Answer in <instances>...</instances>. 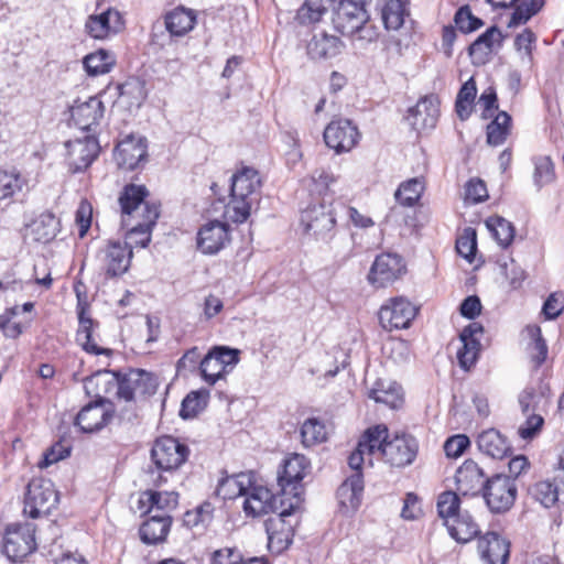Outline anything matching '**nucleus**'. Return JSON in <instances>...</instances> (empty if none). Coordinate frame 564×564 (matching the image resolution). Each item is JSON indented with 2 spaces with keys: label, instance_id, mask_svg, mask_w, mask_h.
I'll list each match as a JSON object with an SVG mask.
<instances>
[{
  "label": "nucleus",
  "instance_id": "obj_1",
  "mask_svg": "<svg viewBox=\"0 0 564 564\" xmlns=\"http://www.w3.org/2000/svg\"><path fill=\"white\" fill-rule=\"evenodd\" d=\"M420 443L406 432L390 433L383 423L369 426L360 435L356 448L348 456L351 469L360 468L366 462L371 466L376 456L390 469H403L416 460Z\"/></svg>",
  "mask_w": 564,
  "mask_h": 564
},
{
  "label": "nucleus",
  "instance_id": "obj_2",
  "mask_svg": "<svg viewBox=\"0 0 564 564\" xmlns=\"http://www.w3.org/2000/svg\"><path fill=\"white\" fill-rule=\"evenodd\" d=\"M311 469L310 459L299 453L288 454L278 467L276 482L281 499L290 502V508H302L304 501V478Z\"/></svg>",
  "mask_w": 564,
  "mask_h": 564
},
{
  "label": "nucleus",
  "instance_id": "obj_3",
  "mask_svg": "<svg viewBox=\"0 0 564 564\" xmlns=\"http://www.w3.org/2000/svg\"><path fill=\"white\" fill-rule=\"evenodd\" d=\"M76 314L78 318V328L76 330L77 344L89 355H102L110 358L113 355V349L107 347L96 333L99 328V322L93 318L90 304L86 296L78 292Z\"/></svg>",
  "mask_w": 564,
  "mask_h": 564
},
{
  "label": "nucleus",
  "instance_id": "obj_4",
  "mask_svg": "<svg viewBox=\"0 0 564 564\" xmlns=\"http://www.w3.org/2000/svg\"><path fill=\"white\" fill-rule=\"evenodd\" d=\"M131 246L119 239H107L96 251L95 261L105 280L124 275L132 263Z\"/></svg>",
  "mask_w": 564,
  "mask_h": 564
},
{
  "label": "nucleus",
  "instance_id": "obj_5",
  "mask_svg": "<svg viewBox=\"0 0 564 564\" xmlns=\"http://www.w3.org/2000/svg\"><path fill=\"white\" fill-rule=\"evenodd\" d=\"M59 494L53 481L43 477H34L26 486L23 501V513L32 519L47 516L56 509Z\"/></svg>",
  "mask_w": 564,
  "mask_h": 564
},
{
  "label": "nucleus",
  "instance_id": "obj_6",
  "mask_svg": "<svg viewBox=\"0 0 564 564\" xmlns=\"http://www.w3.org/2000/svg\"><path fill=\"white\" fill-rule=\"evenodd\" d=\"M300 509L301 508H290V502H288L286 499H281L280 511L265 520L264 527L268 535V549L272 554H281L292 544L296 522H292L290 518Z\"/></svg>",
  "mask_w": 564,
  "mask_h": 564
},
{
  "label": "nucleus",
  "instance_id": "obj_7",
  "mask_svg": "<svg viewBox=\"0 0 564 564\" xmlns=\"http://www.w3.org/2000/svg\"><path fill=\"white\" fill-rule=\"evenodd\" d=\"M37 549L35 528L30 523H12L6 527L1 538V551L11 562H22Z\"/></svg>",
  "mask_w": 564,
  "mask_h": 564
},
{
  "label": "nucleus",
  "instance_id": "obj_8",
  "mask_svg": "<svg viewBox=\"0 0 564 564\" xmlns=\"http://www.w3.org/2000/svg\"><path fill=\"white\" fill-rule=\"evenodd\" d=\"M240 360V350L228 346H214L199 362L203 380L214 386L224 378Z\"/></svg>",
  "mask_w": 564,
  "mask_h": 564
},
{
  "label": "nucleus",
  "instance_id": "obj_9",
  "mask_svg": "<svg viewBox=\"0 0 564 564\" xmlns=\"http://www.w3.org/2000/svg\"><path fill=\"white\" fill-rule=\"evenodd\" d=\"M94 392L96 400L83 406L74 420V425L83 433L99 432L110 424L116 414L113 404L99 390Z\"/></svg>",
  "mask_w": 564,
  "mask_h": 564
},
{
  "label": "nucleus",
  "instance_id": "obj_10",
  "mask_svg": "<svg viewBox=\"0 0 564 564\" xmlns=\"http://www.w3.org/2000/svg\"><path fill=\"white\" fill-rule=\"evenodd\" d=\"M419 313L409 299L404 296H394L388 299L379 308L378 319L380 326L387 332L406 329Z\"/></svg>",
  "mask_w": 564,
  "mask_h": 564
},
{
  "label": "nucleus",
  "instance_id": "obj_11",
  "mask_svg": "<svg viewBox=\"0 0 564 564\" xmlns=\"http://www.w3.org/2000/svg\"><path fill=\"white\" fill-rule=\"evenodd\" d=\"M406 273L404 259L394 252H382L375 258L367 281L375 289H386L401 280Z\"/></svg>",
  "mask_w": 564,
  "mask_h": 564
},
{
  "label": "nucleus",
  "instance_id": "obj_12",
  "mask_svg": "<svg viewBox=\"0 0 564 564\" xmlns=\"http://www.w3.org/2000/svg\"><path fill=\"white\" fill-rule=\"evenodd\" d=\"M325 144L336 154L352 151L361 139L357 124L347 118H335L324 129Z\"/></svg>",
  "mask_w": 564,
  "mask_h": 564
},
{
  "label": "nucleus",
  "instance_id": "obj_13",
  "mask_svg": "<svg viewBox=\"0 0 564 564\" xmlns=\"http://www.w3.org/2000/svg\"><path fill=\"white\" fill-rule=\"evenodd\" d=\"M189 453L186 444L173 436L164 435L155 440L151 449V458L160 470L172 471L186 463Z\"/></svg>",
  "mask_w": 564,
  "mask_h": 564
},
{
  "label": "nucleus",
  "instance_id": "obj_14",
  "mask_svg": "<svg viewBox=\"0 0 564 564\" xmlns=\"http://www.w3.org/2000/svg\"><path fill=\"white\" fill-rule=\"evenodd\" d=\"M517 492V486L510 476L494 475L481 494L492 513H505L514 505Z\"/></svg>",
  "mask_w": 564,
  "mask_h": 564
},
{
  "label": "nucleus",
  "instance_id": "obj_15",
  "mask_svg": "<svg viewBox=\"0 0 564 564\" xmlns=\"http://www.w3.org/2000/svg\"><path fill=\"white\" fill-rule=\"evenodd\" d=\"M148 159V140L139 134H127L117 142L113 150L116 164L124 171L142 169Z\"/></svg>",
  "mask_w": 564,
  "mask_h": 564
},
{
  "label": "nucleus",
  "instance_id": "obj_16",
  "mask_svg": "<svg viewBox=\"0 0 564 564\" xmlns=\"http://www.w3.org/2000/svg\"><path fill=\"white\" fill-rule=\"evenodd\" d=\"M441 116V98L435 93L426 94L419 98L417 102L406 110L405 121L416 132L433 130Z\"/></svg>",
  "mask_w": 564,
  "mask_h": 564
},
{
  "label": "nucleus",
  "instance_id": "obj_17",
  "mask_svg": "<svg viewBox=\"0 0 564 564\" xmlns=\"http://www.w3.org/2000/svg\"><path fill=\"white\" fill-rule=\"evenodd\" d=\"M300 223L303 232L315 239H330L335 234V213L325 204L308 206L301 213Z\"/></svg>",
  "mask_w": 564,
  "mask_h": 564
},
{
  "label": "nucleus",
  "instance_id": "obj_18",
  "mask_svg": "<svg viewBox=\"0 0 564 564\" xmlns=\"http://www.w3.org/2000/svg\"><path fill=\"white\" fill-rule=\"evenodd\" d=\"M177 491L145 489L139 492L137 508L140 516L173 518L172 513L178 507Z\"/></svg>",
  "mask_w": 564,
  "mask_h": 564
},
{
  "label": "nucleus",
  "instance_id": "obj_19",
  "mask_svg": "<svg viewBox=\"0 0 564 564\" xmlns=\"http://www.w3.org/2000/svg\"><path fill=\"white\" fill-rule=\"evenodd\" d=\"M367 20L368 11L361 0H338L332 19L335 30L349 37L355 35Z\"/></svg>",
  "mask_w": 564,
  "mask_h": 564
},
{
  "label": "nucleus",
  "instance_id": "obj_20",
  "mask_svg": "<svg viewBox=\"0 0 564 564\" xmlns=\"http://www.w3.org/2000/svg\"><path fill=\"white\" fill-rule=\"evenodd\" d=\"M490 477L473 458L465 459L454 474V485L463 497H477L485 489Z\"/></svg>",
  "mask_w": 564,
  "mask_h": 564
},
{
  "label": "nucleus",
  "instance_id": "obj_21",
  "mask_svg": "<svg viewBox=\"0 0 564 564\" xmlns=\"http://www.w3.org/2000/svg\"><path fill=\"white\" fill-rule=\"evenodd\" d=\"M124 26V17L116 8H107L90 14L85 21V32L94 40L109 39L123 31Z\"/></svg>",
  "mask_w": 564,
  "mask_h": 564
},
{
  "label": "nucleus",
  "instance_id": "obj_22",
  "mask_svg": "<svg viewBox=\"0 0 564 564\" xmlns=\"http://www.w3.org/2000/svg\"><path fill=\"white\" fill-rule=\"evenodd\" d=\"M231 240L228 223L217 219L203 224L196 235V247L203 254H216Z\"/></svg>",
  "mask_w": 564,
  "mask_h": 564
},
{
  "label": "nucleus",
  "instance_id": "obj_23",
  "mask_svg": "<svg viewBox=\"0 0 564 564\" xmlns=\"http://www.w3.org/2000/svg\"><path fill=\"white\" fill-rule=\"evenodd\" d=\"M484 335V327L478 322H473L459 334L460 347L456 351V358L459 367L469 371L474 368L481 352L480 338Z\"/></svg>",
  "mask_w": 564,
  "mask_h": 564
},
{
  "label": "nucleus",
  "instance_id": "obj_24",
  "mask_svg": "<svg viewBox=\"0 0 564 564\" xmlns=\"http://www.w3.org/2000/svg\"><path fill=\"white\" fill-rule=\"evenodd\" d=\"M530 383L519 394V404L523 414L545 411L551 401V386L544 375L535 379L531 376Z\"/></svg>",
  "mask_w": 564,
  "mask_h": 564
},
{
  "label": "nucleus",
  "instance_id": "obj_25",
  "mask_svg": "<svg viewBox=\"0 0 564 564\" xmlns=\"http://www.w3.org/2000/svg\"><path fill=\"white\" fill-rule=\"evenodd\" d=\"M61 219L51 212H44L25 226L24 239L30 243L47 245L61 232Z\"/></svg>",
  "mask_w": 564,
  "mask_h": 564
},
{
  "label": "nucleus",
  "instance_id": "obj_26",
  "mask_svg": "<svg viewBox=\"0 0 564 564\" xmlns=\"http://www.w3.org/2000/svg\"><path fill=\"white\" fill-rule=\"evenodd\" d=\"M65 147L67 164L75 173L86 170L99 152L98 142L93 137L66 141Z\"/></svg>",
  "mask_w": 564,
  "mask_h": 564
},
{
  "label": "nucleus",
  "instance_id": "obj_27",
  "mask_svg": "<svg viewBox=\"0 0 564 564\" xmlns=\"http://www.w3.org/2000/svg\"><path fill=\"white\" fill-rule=\"evenodd\" d=\"M510 546L508 539L494 531L486 532L477 540V551L485 564H507Z\"/></svg>",
  "mask_w": 564,
  "mask_h": 564
},
{
  "label": "nucleus",
  "instance_id": "obj_28",
  "mask_svg": "<svg viewBox=\"0 0 564 564\" xmlns=\"http://www.w3.org/2000/svg\"><path fill=\"white\" fill-rule=\"evenodd\" d=\"M275 495L265 486L256 482V478L251 482V487L245 497L242 505L243 512L247 517L257 518L269 513H275Z\"/></svg>",
  "mask_w": 564,
  "mask_h": 564
},
{
  "label": "nucleus",
  "instance_id": "obj_29",
  "mask_svg": "<svg viewBox=\"0 0 564 564\" xmlns=\"http://www.w3.org/2000/svg\"><path fill=\"white\" fill-rule=\"evenodd\" d=\"M100 95L90 97L88 100L78 102L70 107V122L83 131H89L97 126L104 117L105 107Z\"/></svg>",
  "mask_w": 564,
  "mask_h": 564
},
{
  "label": "nucleus",
  "instance_id": "obj_30",
  "mask_svg": "<svg viewBox=\"0 0 564 564\" xmlns=\"http://www.w3.org/2000/svg\"><path fill=\"white\" fill-rule=\"evenodd\" d=\"M165 30L172 39L186 36L197 24V13L194 9L182 4L174 7L163 14Z\"/></svg>",
  "mask_w": 564,
  "mask_h": 564
},
{
  "label": "nucleus",
  "instance_id": "obj_31",
  "mask_svg": "<svg viewBox=\"0 0 564 564\" xmlns=\"http://www.w3.org/2000/svg\"><path fill=\"white\" fill-rule=\"evenodd\" d=\"M138 535L140 541L149 546L164 544L170 535L173 518L141 516Z\"/></svg>",
  "mask_w": 564,
  "mask_h": 564
},
{
  "label": "nucleus",
  "instance_id": "obj_32",
  "mask_svg": "<svg viewBox=\"0 0 564 564\" xmlns=\"http://www.w3.org/2000/svg\"><path fill=\"white\" fill-rule=\"evenodd\" d=\"M503 35L497 26H490L479 35L468 47V54L476 65L490 61L495 50L502 45Z\"/></svg>",
  "mask_w": 564,
  "mask_h": 564
},
{
  "label": "nucleus",
  "instance_id": "obj_33",
  "mask_svg": "<svg viewBox=\"0 0 564 564\" xmlns=\"http://www.w3.org/2000/svg\"><path fill=\"white\" fill-rule=\"evenodd\" d=\"M151 198V193L143 184H126L118 195L121 221L135 219L134 212L140 204Z\"/></svg>",
  "mask_w": 564,
  "mask_h": 564
},
{
  "label": "nucleus",
  "instance_id": "obj_34",
  "mask_svg": "<svg viewBox=\"0 0 564 564\" xmlns=\"http://www.w3.org/2000/svg\"><path fill=\"white\" fill-rule=\"evenodd\" d=\"M448 535L457 543L466 544L480 536V527L467 510L458 513L443 524Z\"/></svg>",
  "mask_w": 564,
  "mask_h": 564
},
{
  "label": "nucleus",
  "instance_id": "obj_35",
  "mask_svg": "<svg viewBox=\"0 0 564 564\" xmlns=\"http://www.w3.org/2000/svg\"><path fill=\"white\" fill-rule=\"evenodd\" d=\"M230 191L246 194L248 197L260 200L262 180L259 171L251 166L241 165L231 176Z\"/></svg>",
  "mask_w": 564,
  "mask_h": 564
},
{
  "label": "nucleus",
  "instance_id": "obj_36",
  "mask_svg": "<svg viewBox=\"0 0 564 564\" xmlns=\"http://www.w3.org/2000/svg\"><path fill=\"white\" fill-rule=\"evenodd\" d=\"M253 477L254 475L251 471L226 475L219 479L216 487V495L223 500H235L239 497H246L251 487Z\"/></svg>",
  "mask_w": 564,
  "mask_h": 564
},
{
  "label": "nucleus",
  "instance_id": "obj_37",
  "mask_svg": "<svg viewBox=\"0 0 564 564\" xmlns=\"http://www.w3.org/2000/svg\"><path fill=\"white\" fill-rule=\"evenodd\" d=\"M343 41L325 31L315 33L307 42V54L312 59H328L341 53Z\"/></svg>",
  "mask_w": 564,
  "mask_h": 564
},
{
  "label": "nucleus",
  "instance_id": "obj_38",
  "mask_svg": "<svg viewBox=\"0 0 564 564\" xmlns=\"http://www.w3.org/2000/svg\"><path fill=\"white\" fill-rule=\"evenodd\" d=\"M476 443L480 453L494 459H503L512 451L507 437L496 429L482 431L477 436Z\"/></svg>",
  "mask_w": 564,
  "mask_h": 564
},
{
  "label": "nucleus",
  "instance_id": "obj_39",
  "mask_svg": "<svg viewBox=\"0 0 564 564\" xmlns=\"http://www.w3.org/2000/svg\"><path fill=\"white\" fill-rule=\"evenodd\" d=\"M525 332L530 338L527 345V356L531 372L538 373L549 357V347L542 336V329L539 325H528Z\"/></svg>",
  "mask_w": 564,
  "mask_h": 564
},
{
  "label": "nucleus",
  "instance_id": "obj_40",
  "mask_svg": "<svg viewBox=\"0 0 564 564\" xmlns=\"http://www.w3.org/2000/svg\"><path fill=\"white\" fill-rule=\"evenodd\" d=\"M368 398L390 409H399L404 402L402 387L390 380L378 379L368 391Z\"/></svg>",
  "mask_w": 564,
  "mask_h": 564
},
{
  "label": "nucleus",
  "instance_id": "obj_41",
  "mask_svg": "<svg viewBox=\"0 0 564 564\" xmlns=\"http://www.w3.org/2000/svg\"><path fill=\"white\" fill-rule=\"evenodd\" d=\"M111 90L116 99H122L128 106H140L147 97L144 84L137 78H130L122 84L110 82L99 95L104 96Z\"/></svg>",
  "mask_w": 564,
  "mask_h": 564
},
{
  "label": "nucleus",
  "instance_id": "obj_42",
  "mask_svg": "<svg viewBox=\"0 0 564 564\" xmlns=\"http://www.w3.org/2000/svg\"><path fill=\"white\" fill-rule=\"evenodd\" d=\"M259 200L248 197L246 194H238L230 191L228 203L224 207L223 217L228 223L243 224L251 215L253 205Z\"/></svg>",
  "mask_w": 564,
  "mask_h": 564
},
{
  "label": "nucleus",
  "instance_id": "obj_43",
  "mask_svg": "<svg viewBox=\"0 0 564 564\" xmlns=\"http://www.w3.org/2000/svg\"><path fill=\"white\" fill-rule=\"evenodd\" d=\"M477 93V83L474 76L460 86L454 102V111L460 121H466L471 117L476 106Z\"/></svg>",
  "mask_w": 564,
  "mask_h": 564
},
{
  "label": "nucleus",
  "instance_id": "obj_44",
  "mask_svg": "<svg viewBox=\"0 0 564 564\" xmlns=\"http://www.w3.org/2000/svg\"><path fill=\"white\" fill-rule=\"evenodd\" d=\"M117 64L115 53L106 48H98L83 58V66L87 75L96 77L110 73Z\"/></svg>",
  "mask_w": 564,
  "mask_h": 564
},
{
  "label": "nucleus",
  "instance_id": "obj_45",
  "mask_svg": "<svg viewBox=\"0 0 564 564\" xmlns=\"http://www.w3.org/2000/svg\"><path fill=\"white\" fill-rule=\"evenodd\" d=\"M426 188V181L423 176L412 177L402 182L395 193L397 203L403 207H415L421 205V198Z\"/></svg>",
  "mask_w": 564,
  "mask_h": 564
},
{
  "label": "nucleus",
  "instance_id": "obj_46",
  "mask_svg": "<svg viewBox=\"0 0 564 564\" xmlns=\"http://www.w3.org/2000/svg\"><path fill=\"white\" fill-rule=\"evenodd\" d=\"M410 17V0H384L381 19L387 30H399Z\"/></svg>",
  "mask_w": 564,
  "mask_h": 564
},
{
  "label": "nucleus",
  "instance_id": "obj_47",
  "mask_svg": "<svg viewBox=\"0 0 564 564\" xmlns=\"http://www.w3.org/2000/svg\"><path fill=\"white\" fill-rule=\"evenodd\" d=\"M512 130V118L507 111H498L486 127L487 143L492 147L503 144Z\"/></svg>",
  "mask_w": 564,
  "mask_h": 564
},
{
  "label": "nucleus",
  "instance_id": "obj_48",
  "mask_svg": "<svg viewBox=\"0 0 564 564\" xmlns=\"http://www.w3.org/2000/svg\"><path fill=\"white\" fill-rule=\"evenodd\" d=\"M337 1L338 0H305L297 9L296 19L301 24L318 23Z\"/></svg>",
  "mask_w": 564,
  "mask_h": 564
},
{
  "label": "nucleus",
  "instance_id": "obj_49",
  "mask_svg": "<svg viewBox=\"0 0 564 564\" xmlns=\"http://www.w3.org/2000/svg\"><path fill=\"white\" fill-rule=\"evenodd\" d=\"M485 225L501 248L506 249L513 242L516 236L514 226L503 217L498 215L490 216L485 220Z\"/></svg>",
  "mask_w": 564,
  "mask_h": 564
},
{
  "label": "nucleus",
  "instance_id": "obj_50",
  "mask_svg": "<svg viewBox=\"0 0 564 564\" xmlns=\"http://www.w3.org/2000/svg\"><path fill=\"white\" fill-rule=\"evenodd\" d=\"M460 497L457 490H444L437 496L436 512L443 524L464 511Z\"/></svg>",
  "mask_w": 564,
  "mask_h": 564
},
{
  "label": "nucleus",
  "instance_id": "obj_51",
  "mask_svg": "<svg viewBox=\"0 0 564 564\" xmlns=\"http://www.w3.org/2000/svg\"><path fill=\"white\" fill-rule=\"evenodd\" d=\"M302 444L311 447L324 443L328 438L326 425L316 417H310L304 421L301 427Z\"/></svg>",
  "mask_w": 564,
  "mask_h": 564
},
{
  "label": "nucleus",
  "instance_id": "obj_52",
  "mask_svg": "<svg viewBox=\"0 0 564 564\" xmlns=\"http://www.w3.org/2000/svg\"><path fill=\"white\" fill-rule=\"evenodd\" d=\"M134 214L135 219L121 223L124 226L156 225L161 215V203L150 198L140 204Z\"/></svg>",
  "mask_w": 564,
  "mask_h": 564
},
{
  "label": "nucleus",
  "instance_id": "obj_53",
  "mask_svg": "<svg viewBox=\"0 0 564 564\" xmlns=\"http://www.w3.org/2000/svg\"><path fill=\"white\" fill-rule=\"evenodd\" d=\"M215 508L212 502L204 501L192 510H187L183 516V523L189 529L199 525H207L214 518Z\"/></svg>",
  "mask_w": 564,
  "mask_h": 564
},
{
  "label": "nucleus",
  "instance_id": "obj_54",
  "mask_svg": "<svg viewBox=\"0 0 564 564\" xmlns=\"http://www.w3.org/2000/svg\"><path fill=\"white\" fill-rule=\"evenodd\" d=\"M534 164L533 180L536 186L551 184L555 177V166L549 155H536L532 159Z\"/></svg>",
  "mask_w": 564,
  "mask_h": 564
},
{
  "label": "nucleus",
  "instance_id": "obj_55",
  "mask_svg": "<svg viewBox=\"0 0 564 564\" xmlns=\"http://www.w3.org/2000/svg\"><path fill=\"white\" fill-rule=\"evenodd\" d=\"M361 468L362 466L358 469H354L356 473L347 478L338 490L339 496L347 499L350 506H355L359 501L360 495L364 490Z\"/></svg>",
  "mask_w": 564,
  "mask_h": 564
},
{
  "label": "nucleus",
  "instance_id": "obj_56",
  "mask_svg": "<svg viewBox=\"0 0 564 564\" xmlns=\"http://www.w3.org/2000/svg\"><path fill=\"white\" fill-rule=\"evenodd\" d=\"M207 399V391L189 392L182 402V406L180 410L181 416L184 419L195 417L206 408Z\"/></svg>",
  "mask_w": 564,
  "mask_h": 564
},
{
  "label": "nucleus",
  "instance_id": "obj_57",
  "mask_svg": "<svg viewBox=\"0 0 564 564\" xmlns=\"http://www.w3.org/2000/svg\"><path fill=\"white\" fill-rule=\"evenodd\" d=\"M128 228L126 232L127 245L131 246V250L134 248H147L152 239V231L155 225H140V226H126Z\"/></svg>",
  "mask_w": 564,
  "mask_h": 564
},
{
  "label": "nucleus",
  "instance_id": "obj_58",
  "mask_svg": "<svg viewBox=\"0 0 564 564\" xmlns=\"http://www.w3.org/2000/svg\"><path fill=\"white\" fill-rule=\"evenodd\" d=\"M456 251L469 263L475 260L477 252V234L471 227H467L456 239Z\"/></svg>",
  "mask_w": 564,
  "mask_h": 564
},
{
  "label": "nucleus",
  "instance_id": "obj_59",
  "mask_svg": "<svg viewBox=\"0 0 564 564\" xmlns=\"http://www.w3.org/2000/svg\"><path fill=\"white\" fill-rule=\"evenodd\" d=\"M532 496L545 508H551L558 502L556 481L541 480L532 487Z\"/></svg>",
  "mask_w": 564,
  "mask_h": 564
},
{
  "label": "nucleus",
  "instance_id": "obj_60",
  "mask_svg": "<svg viewBox=\"0 0 564 564\" xmlns=\"http://www.w3.org/2000/svg\"><path fill=\"white\" fill-rule=\"evenodd\" d=\"M72 446L64 438L58 440L50 446L44 453L42 459L37 463V467L43 469L67 458L70 455Z\"/></svg>",
  "mask_w": 564,
  "mask_h": 564
},
{
  "label": "nucleus",
  "instance_id": "obj_61",
  "mask_svg": "<svg viewBox=\"0 0 564 564\" xmlns=\"http://www.w3.org/2000/svg\"><path fill=\"white\" fill-rule=\"evenodd\" d=\"M489 198L486 183L479 177H471L464 186V202L475 205Z\"/></svg>",
  "mask_w": 564,
  "mask_h": 564
},
{
  "label": "nucleus",
  "instance_id": "obj_62",
  "mask_svg": "<svg viewBox=\"0 0 564 564\" xmlns=\"http://www.w3.org/2000/svg\"><path fill=\"white\" fill-rule=\"evenodd\" d=\"M132 378V384L137 397H145L155 393L156 381L154 377L144 370H132L130 371Z\"/></svg>",
  "mask_w": 564,
  "mask_h": 564
},
{
  "label": "nucleus",
  "instance_id": "obj_63",
  "mask_svg": "<svg viewBox=\"0 0 564 564\" xmlns=\"http://www.w3.org/2000/svg\"><path fill=\"white\" fill-rule=\"evenodd\" d=\"M18 313L19 307L14 306L7 308L6 312L0 315V330L7 338L17 339L23 333V325L12 321L13 316L18 315Z\"/></svg>",
  "mask_w": 564,
  "mask_h": 564
},
{
  "label": "nucleus",
  "instance_id": "obj_64",
  "mask_svg": "<svg viewBox=\"0 0 564 564\" xmlns=\"http://www.w3.org/2000/svg\"><path fill=\"white\" fill-rule=\"evenodd\" d=\"M93 223V205L82 199L75 213V226L80 239L85 238Z\"/></svg>",
  "mask_w": 564,
  "mask_h": 564
}]
</instances>
